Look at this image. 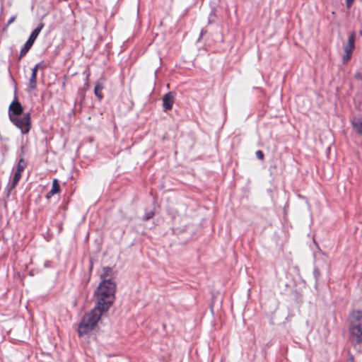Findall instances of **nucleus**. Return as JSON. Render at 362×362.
I'll return each instance as SVG.
<instances>
[{
	"instance_id": "7",
	"label": "nucleus",
	"mask_w": 362,
	"mask_h": 362,
	"mask_svg": "<svg viewBox=\"0 0 362 362\" xmlns=\"http://www.w3.org/2000/svg\"><path fill=\"white\" fill-rule=\"evenodd\" d=\"M23 112V108L21 104L18 102L16 97L13 101L10 104L8 107V116L9 119H13L21 115Z\"/></svg>"
},
{
	"instance_id": "15",
	"label": "nucleus",
	"mask_w": 362,
	"mask_h": 362,
	"mask_svg": "<svg viewBox=\"0 0 362 362\" xmlns=\"http://www.w3.org/2000/svg\"><path fill=\"white\" fill-rule=\"evenodd\" d=\"M153 216H154V213H153V212H152V211L148 212V213H147V214L145 215V216H144V220H148V219L151 218L152 217H153Z\"/></svg>"
},
{
	"instance_id": "18",
	"label": "nucleus",
	"mask_w": 362,
	"mask_h": 362,
	"mask_svg": "<svg viewBox=\"0 0 362 362\" xmlns=\"http://www.w3.org/2000/svg\"><path fill=\"white\" fill-rule=\"evenodd\" d=\"M204 33L205 32L204 31V30H202V32H201V37L204 34Z\"/></svg>"
},
{
	"instance_id": "5",
	"label": "nucleus",
	"mask_w": 362,
	"mask_h": 362,
	"mask_svg": "<svg viewBox=\"0 0 362 362\" xmlns=\"http://www.w3.org/2000/svg\"><path fill=\"white\" fill-rule=\"evenodd\" d=\"M44 27V23H40L37 28L31 33L28 40L26 41L20 52V58L24 57L34 44L36 38Z\"/></svg>"
},
{
	"instance_id": "8",
	"label": "nucleus",
	"mask_w": 362,
	"mask_h": 362,
	"mask_svg": "<svg viewBox=\"0 0 362 362\" xmlns=\"http://www.w3.org/2000/svg\"><path fill=\"white\" fill-rule=\"evenodd\" d=\"M23 163V159H21L19 160V163L18 164L16 170L13 175V180L11 184L10 190L14 189L16 186L17 185L18 181L20 180L21 177V173L24 170V165L22 163Z\"/></svg>"
},
{
	"instance_id": "9",
	"label": "nucleus",
	"mask_w": 362,
	"mask_h": 362,
	"mask_svg": "<svg viewBox=\"0 0 362 362\" xmlns=\"http://www.w3.org/2000/svg\"><path fill=\"white\" fill-rule=\"evenodd\" d=\"M41 64H37L32 69V74L29 79L28 91L31 92L36 88L37 85V73L40 67Z\"/></svg>"
},
{
	"instance_id": "10",
	"label": "nucleus",
	"mask_w": 362,
	"mask_h": 362,
	"mask_svg": "<svg viewBox=\"0 0 362 362\" xmlns=\"http://www.w3.org/2000/svg\"><path fill=\"white\" fill-rule=\"evenodd\" d=\"M175 95L173 92H168L163 98V106L165 111L172 109L175 102Z\"/></svg>"
},
{
	"instance_id": "12",
	"label": "nucleus",
	"mask_w": 362,
	"mask_h": 362,
	"mask_svg": "<svg viewBox=\"0 0 362 362\" xmlns=\"http://www.w3.org/2000/svg\"><path fill=\"white\" fill-rule=\"evenodd\" d=\"M59 191H60V187H59L58 180L57 179H54L52 181V189L49 192V194L52 196V195L58 193Z\"/></svg>"
},
{
	"instance_id": "2",
	"label": "nucleus",
	"mask_w": 362,
	"mask_h": 362,
	"mask_svg": "<svg viewBox=\"0 0 362 362\" xmlns=\"http://www.w3.org/2000/svg\"><path fill=\"white\" fill-rule=\"evenodd\" d=\"M106 312L107 310H101V308L95 305L82 317L78 325V334L82 336L93 330L100 320L101 316Z\"/></svg>"
},
{
	"instance_id": "13",
	"label": "nucleus",
	"mask_w": 362,
	"mask_h": 362,
	"mask_svg": "<svg viewBox=\"0 0 362 362\" xmlns=\"http://www.w3.org/2000/svg\"><path fill=\"white\" fill-rule=\"evenodd\" d=\"M103 89V86L99 83H98L95 85V88H94V93L100 101L103 98V94H102Z\"/></svg>"
},
{
	"instance_id": "3",
	"label": "nucleus",
	"mask_w": 362,
	"mask_h": 362,
	"mask_svg": "<svg viewBox=\"0 0 362 362\" xmlns=\"http://www.w3.org/2000/svg\"><path fill=\"white\" fill-rule=\"evenodd\" d=\"M349 331L353 341L362 343V312L354 311L350 317Z\"/></svg>"
},
{
	"instance_id": "6",
	"label": "nucleus",
	"mask_w": 362,
	"mask_h": 362,
	"mask_svg": "<svg viewBox=\"0 0 362 362\" xmlns=\"http://www.w3.org/2000/svg\"><path fill=\"white\" fill-rule=\"evenodd\" d=\"M356 35L354 33H352L348 39L347 43L344 45V55L343 56L342 60L344 63H346L351 58L352 52L354 48Z\"/></svg>"
},
{
	"instance_id": "1",
	"label": "nucleus",
	"mask_w": 362,
	"mask_h": 362,
	"mask_svg": "<svg viewBox=\"0 0 362 362\" xmlns=\"http://www.w3.org/2000/svg\"><path fill=\"white\" fill-rule=\"evenodd\" d=\"M105 277L106 276L101 275L103 280L94 295L96 300L95 305L101 308V310L107 311L115 299L116 284L111 279H106Z\"/></svg>"
},
{
	"instance_id": "16",
	"label": "nucleus",
	"mask_w": 362,
	"mask_h": 362,
	"mask_svg": "<svg viewBox=\"0 0 362 362\" xmlns=\"http://www.w3.org/2000/svg\"><path fill=\"white\" fill-rule=\"evenodd\" d=\"M355 0H346V5L347 8H350Z\"/></svg>"
},
{
	"instance_id": "11",
	"label": "nucleus",
	"mask_w": 362,
	"mask_h": 362,
	"mask_svg": "<svg viewBox=\"0 0 362 362\" xmlns=\"http://www.w3.org/2000/svg\"><path fill=\"white\" fill-rule=\"evenodd\" d=\"M351 125L358 134H362V117H354L351 119Z\"/></svg>"
},
{
	"instance_id": "4",
	"label": "nucleus",
	"mask_w": 362,
	"mask_h": 362,
	"mask_svg": "<svg viewBox=\"0 0 362 362\" xmlns=\"http://www.w3.org/2000/svg\"><path fill=\"white\" fill-rule=\"evenodd\" d=\"M11 122L18 129H21L22 134H27L30 129V113L25 114L22 117L18 116L10 119Z\"/></svg>"
},
{
	"instance_id": "14",
	"label": "nucleus",
	"mask_w": 362,
	"mask_h": 362,
	"mask_svg": "<svg viewBox=\"0 0 362 362\" xmlns=\"http://www.w3.org/2000/svg\"><path fill=\"white\" fill-rule=\"evenodd\" d=\"M255 154H256L257 158L259 160H263L264 158L263 152L260 150L257 151Z\"/></svg>"
},
{
	"instance_id": "19",
	"label": "nucleus",
	"mask_w": 362,
	"mask_h": 362,
	"mask_svg": "<svg viewBox=\"0 0 362 362\" xmlns=\"http://www.w3.org/2000/svg\"><path fill=\"white\" fill-rule=\"evenodd\" d=\"M109 269H109V267H107V268H105V271H106V270L107 271V270H109Z\"/></svg>"
},
{
	"instance_id": "17",
	"label": "nucleus",
	"mask_w": 362,
	"mask_h": 362,
	"mask_svg": "<svg viewBox=\"0 0 362 362\" xmlns=\"http://www.w3.org/2000/svg\"><path fill=\"white\" fill-rule=\"evenodd\" d=\"M16 20V16H13L10 18V19L8 20V25H10L12 23H13Z\"/></svg>"
}]
</instances>
